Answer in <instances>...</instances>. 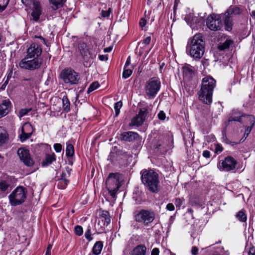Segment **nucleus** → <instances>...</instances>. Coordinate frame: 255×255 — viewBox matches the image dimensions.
<instances>
[{"label": "nucleus", "instance_id": "38", "mask_svg": "<svg viewBox=\"0 0 255 255\" xmlns=\"http://www.w3.org/2000/svg\"><path fill=\"white\" fill-rule=\"evenodd\" d=\"M123 106V103L121 101H120L116 103L114 105V109L115 111V116L117 117L120 113V109Z\"/></svg>", "mask_w": 255, "mask_h": 255}, {"label": "nucleus", "instance_id": "39", "mask_svg": "<svg viewBox=\"0 0 255 255\" xmlns=\"http://www.w3.org/2000/svg\"><path fill=\"white\" fill-rule=\"evenodd\" d=\"M91 227L90 225H89L87 227V229L85 233V237L86 239L88 240L89 242L93 240V238L91 237Z\"/></svg>", "mask_w": 255, "mask_h": 255}, {"label": "nucleus", "instance_id": "16", "mask_svg": "<svg viewBox=\"0 0 255 255\" xmlns=\"http://www.w3.org/2000/svg\"><path fill=\"white\" fill-rule=\"evenodd\" d=\"M120 138L122 141L132 142L138 139L139 135L135 132L126 131L123 132L120 134Z\"/></svg>", "mask_w": 255, "mask_h": 255}, {"label": "nucleus", "instance_id": "27", "mask_svg": "<svg viewBox=\"0 0 255 255\" xmlns=\"http://www.w3.org/2000/svg\"><path fill=\"white\" fill-rule=\"evenodd\" d=\"M63 110L68 113L70 111V103L67 96H64L62 98Z\"/></svg>", "mask_w": 255, "mask_h": 255}, {"label": "nucleus", "instance_id": "34", "mask_svg": "<svg viewBox=\"0 0 255 255\" xmlns=\"http://www.w3.org/2000/svg\"><path fill=\"white\" fill-rule=\"evenodd\" d=\"M66 170L67 173L64 172H62L60 175V178L59 179H61V180H64V182H67L69 181V180L67 179V177L70 176V172L72 169H70L69 167H66Z\"/></svg>", "mask_w": 255, "mask_h": 255}, {"label": "nucleus", "instance_id": "56", "mask_svg": "<svg viewBox=\"0 0 255 255\" xmlns=\"http://www.w3.org/2000/svg\"><path fill=\"white\" fill-rule=\"evenodd\" d=\"M166 209L169 211H173L174 210V206L172 203H168L166 205Z\"/></svg>", "mask_w": 255, "mask_h": 255}, {"label": "nucleus", "instance_id": "21", "mask_svg": "<svg viewBox=\"0 0 255 255\" xmlns=\"http://www.w3.org/2000/svg\"><path fill=\"white\" fill-rule=\"evenodd\" d=\"M182 73L183 77L187 79H190L194 75L192 67L189 65L184 66L182 68Z\"/></svg>", "mask_w": 255, "mask_h": 255}, {"label": "nucleus", "instance_id": "47", "mask_svg": "<svg viewBox=\"0 0 255 255\" xmlns=\"http://www.w3.org/2000/svg\"><path fill=\"white\" fill-rule=\"evenodd\" d=\"M185 20L189 24H190V26H192V23L193 21V18L191 15H186L185 17Z\"/></svg>", "mask_w": 255, "mask_h": 255}, {"label": "nucleus", "instance_id": "54", "mask_svg": "<svg viewBox=\"0 0 255 255\" xmlns=\"http://www.w3.org/2000/svg\"><path fill=\"white\" fill-rule=\"evenodd\" d=\"M175 204L176 207H180L182 204V201L179 198L176 199Z\"/></svg>", "mask_w": 255, "mask_h": 255}, {"label": "nucleus", "instance_id": "31", "mask_svg": "<svg viewBox=\"0 0 255 255\" xmlns=\"http://www.w3.org/2000/svg\"><path fill=\"white\" fill-rule=\"evenodd\" d=\"M74 154V148L72 144L70 143H66V155L67 157H72Z\"/></svg>", "mask_w": 255, "mask_h": 255}, {"label": "nucleus", "instance_id": "30", "mask_svg": "<svg viewBox=\"0 0 255 255\" xmlns=\"http://www.w3.org/2000/svg\"><path fill=\"white\" fill-rule=\"evenodd\" d=\"M241 12V9L236 6H231L230 7L229 9L226 12V14L227 13L228 15H230L234 14H239Z\"/></svg>", "mask_w": 255, "mask_h": 255}, {"label": "nucleus", "instance_id": "53", "mask_svg": "<svg viewBox=\"0 0 255 255\" xmlns=\"http://www.w3.org/2000/svg\"><path fill=\"white\" fill-rule=\"evenodd\" d=\"M159 249L155 248L152 250L151 255H159Z\"/></svg>", "mask_w": 255, "mask_h": 255}, {"label": "nucleus", "instance_id": "15", "mask_svg": "<svg viewBox=\"0 0 255 255\" xmlns=\"http://www.w3.org/2000/svg\"><path fill=\"white\" fill-rule=\"evenodd\" d=\"M41 53L42 48L41 46L37 43H33L27 49L26 56L32 58H40L39 56L41 55Z\"/></svg>", "mask_w": 255, "mask_h": 255}, {"label": "nucleus", "instance_id": "33", "mask_svg": "<svg viewBox=\"0 0 255 255\" xmlns=\"http://www.w3.org/2000/svg\"><path fill=\"white\" fill-rule=\"evenodd\" d=\"M132 69L133 67L132 66H131L130 67H124L123 73V78L124 79H127L128 78L132 73Z\"/></svg>", "mask_w": 255, "mask_h": 255}, {"label": "nucleus", "instance_id": "64", "mask_svg": "<svg viewBox=\"0 0 255 255\" xmlns=\"http://www.w3.org/2000/svg\"><path fill=\"white\" fill-rule=\"evenodd\" d=\"M112 49V48L111 47H107L106 49H105L104 51L106 52H110Z\"/></svg>", "mask_w": 255, "mask_h": 255}, {"label": "nucleus", "instance_id": "1", "mask_svg": "<svg viewBox=\"0 0 255 255\" xmlns=\"http://www.w3.org/2000/svg\"><path fill=\"white\" fill-rule=\"evenodd\" d=\"M205 42L201 33L196 34L188 42L186 52L191 57L199 60L203 56L205 50Z\"/></svg>", "mask_w": 255, "mask_h": 255}, {"label": "nucleus", "instance_id": "19", "mask_svg": "<svg viewBox=\"0 0 255 255\" xmlns=\"http://www.w3.org/2000/svg\"><path fill=\"white\" fill-rule=\"evenodd\" d=\"M31 128H32L31 126L29 123H25L23 125V126L22 127V129H21L22 133L21 134L19 135V138L21 141H23L30 137V136L32 134V131H30L28 132H25V130H30V129H31Z\"/></svg>", "mask_w": 255, "mask_h": 255}, {"label": "nucleus", "instance_id": "24", "mask_svg": "<svg viewBox=\"0 0 255 255\" xmlns=\"http://www.w3.org/2000/svg\"><path fill=\"white\" fill-rule=\"evenodd\" d=\"M10 184L8 181L2 180L0 182V192L7 194L9 191Z\"/></svg>", "mask_w": 255, "mask_h": 255}, {"label": "nucleus", "instance_id": "62", "mask_svg": "<svg viewBox=\"0 0 255 255\" xmlns=\"http://www.w3.org/2000/svg\"><path fill=\"white\" fill-rule=\"evenodd\" d=\"M8 78L6 80V81L4 82V83L3 84V85H2L1 86V89H4L5 88V87H6V86L7 85V83H8Z\"/></svg>", "mask_w": 255, "mask_h": 255}, {"label": "nucleus", "instance_id": "5", "mask_svg": "<svg viewBox=\"0 0 255 255\" xmlns=\"http://www.w3.org/2000/svg\"><path fill=\"white\" fill-rule=\"evenodd\" d=\"M27 190L23 186L17 187L9 195L8 199L12 206H16L22 204L26 199Z\"/></svg>", "mask_w": 255, "mask_h": 255}, {"label": "nucleus", "instance_id": "10", "mask_svg": "<svg viewBox=\"0 0 255 255\" xmlns=\"http://www.w3.org/2000/svg\"><path fill=\"white\" fill-rule=\"evenodd\" d=\"M60 77L65 84L70 85L77 84L80 80L79 74L71 68L63 70L61 72Z\"/></svg>", "mask_w": 255, "mask_h": 255}, {"label": "nucleus", "instance_id": "61", "mask_svg": "<svg viewBox=\"0 0 255 255\" xmlns=\"http://www.w3.org/2000/svg\"><path fill=\"white\" fill-rule=\"evenodd\" d=\"M130 64V57L128 56L127 59V61H126V62L125 63L124 67H129Z\"/></svg>", "mask_w": 255, "mask_h": 255}, {"label": "nucleus", "instance_id": "35", "mask_svg": "<svg viewBox=\"0 0 255 255\" xmlns=\"http://www.w3.org/2000/svg\"><path fill=\"white\" fill-rule=\"evenodd\" d=\"M101 216L104 219V224H106V226H108L111 222L109 213L107 211H103Z\"/></svg>", "mask_w": 255, "mask_h": 255}, {"label": "nucleus", "instance_id": "17", "mask_svg": "<svg viewBox=\"0 0 255 255\" xmlns=\"http://www.w3.org/2000/svg\"><path fill=\"white\" fill-rule=\"evenodd\" d=\"M41 11V7L39 1L38 0H33L32 3V11L31 14L32 19L37 21L39 19Z\"/></svg>", "mask_w": 255, "mask_h": 255}, {"label": "nucleus", "instance_id": "63", "mask_svg": "<svg viewBox=\"0 0 255 255\" xmlns=\"http://www.w3.org/2000/svg\"><path fill=\"white\" fill-rule=\"evenodd\" d=\"M161 144L159 143V142H158L156 144L154 145V147L155 148H159Z\"/></svg>", "mask_w": 255, "mask_h": 255}, {"label": "nucleus", "instance_id": "40", "mask_svg": "<svg viewBox=\"0 0 255 255\" xmlns=\"http://www.w3.org/2000/svg\"><path fill=\"white\" fill-rule=\"evenodd\" d=\"M99 86L100 85L98 82H93L92 84H91L89 87L88 88L87 92L89 93L93 91L94 90L97 89L99 87Z\"/></svg>", "mask_w": 255, "mask_h": 255}, {"label": "nucleus", "instance_id": "3", "mask_svg": "<svg viewBox=\"0 0 255 255\" xmlns=\"http://www.w3.org/2000/svg\"><path fill=\"white\" fill-rule=\"evenodd\" d=\"M140 173L142 183L151 192L157 193L160 190L158 174L152 169H143Z\"/></svg>", "mask_w": 255, "mask_h": 255}, {"label": "nucleus", "instance_id": "25", "mask_svg": "<svg viewBox=\"0 0 255 255\" xmlns=\"http://www.w3.org/2000/svg\"><path fill=\"white\" fill-rule=\"evenodd\" d=\"M225 28L226 30L230 31L232 29V20L231 16L226 15L224 19Z\"/></svg>", "mask_w": 255, "mask_h": 255}, {"label": "nucleus", "instance_id": "59", "mask_svg": "<svg viewBox=\"0 0 255 255\" xmlns=\"http://www.w3.org/2000/svg\"><path fill=\"white\" fill-rule=\"evenodd\" d=\"M51 248H52V245H49L47 248L45 255H51Z\"/></svg>", "mask_w": 255, "mask_h": 255}, {"label": "nucleus", "instance_id": "42", "mask_svg": "<svg viewBox=\"0 0 255 255\" xmlns=\"http://www.w3.org/2000/svg\"><path fill=\"white\" fill-rule=\"evenodd\" d=\"M74 232L76 235L81 236L83 233V228L79 225H77L74 228Z\"/></svg>", "mask_w": 255, "mask_h": 255}, {"label": "nucleus", "instance_id": "45", "mask_svg": "<svg viewBox=\"0 0 255 255\" xmlns=\"http://www.w3.org/2000/svg\"><path fill=\"white\" fill-rule=\"evenodd\" d=\"M112 11L111 8H109L107 10H102L101 11V15L103 17H109Z\"/></svg>", "mask_w": 255, "mask_h": 255}, {"label": "nucleus", "instance_id": "18", "mask_svg": "<svg viewBox=\"0 0 255 255\" xmlns=\"http://www.w3.org/2000/svg\"><path fill=\"white\" fill-rule=\"evenodd\" d=\"M11 104L9 99L4 100L0 104V119L6 115L10 111Z\"/></svg>", "mask_w": 255, "mask_h": 255}, {"label": "nucleus", "instance_id": "58", "mask_svg": "<svg viewBox=\"0 0 255 255\" xmlns=\"http://www.w3.org/2000/svg\"><path fill=\"white\" fill-rule=\"evenodd\" d=\"M99 58L101 61H106L108 60V57L107 55H99Z\"/></svg>", "mask_w": 255, "mask_h": 255}, {"label": "nucleus", "instance_id": "4", "mask_svg": "<svg viewBox=\"0 0 255 255\" xmlns=\"http://www.w3.org/2000/svg\"><path fill=\"white\" fill-rule=\"evenodd\" d=\"M123 181V176L119 173H110L106 182V188L112 198L116 197V194Z\"/></svg>", "mask_w": 255, "mask_h": 255}, {"label": "nucleus", "instance_id": "36", "mask_svg": "<svg viewBox=\"0 0 255 255\" xmlns=\"http://www.w3.org/2000/svg\"><path fill=\"white\" fill-rule=\"evenodd\" d=\"M148 113V108L147 107H144L140 109L137 115L141 118H142V119L145 121Z\"/></svg>", "mask_w": 255, "mask_h": 255}, {"label": "nucleus", "instance_id": "44", "mask_svg": "<svg viewBox=\"0 0 255 255\" xmlns=\"http://www.w3.org/2000/svg\"><path fill=\"white\" fill-rule=\"evenodd\" d=\"M31 111V108H24L21 109L19 112V117L21 118L26 115Z\"/></svg>", "mask_w": 255, "mask_h": 255}, {"label": "nucleus", "instance_id": "60", "mask_svg": "<svg viewBox=\"0 0 255 255\" xmlns=\"http://www.w3.org/2000/svg\"><path fill=\"white\" fill-rule=\"evenodd\" d=\"M249 255H255V248L253 247L251 248L248 252Z\"/></svg>", "mask_w": 255, "mask_h": 255}, {"label": "nucleus", "instance_id": "46", "mask_svg": "<svg viewBox=\"0 0 255 255\" xmlns=\"http://www.w3.org/2000/svg\"><path fill=\"white\" fill-rule=\"evenodd\" d=\"M54 149L56 152H60L62 149V145L60 143H55L53 145Z\"/></svg>", "mask_w": 255, "mask_h": 255}, {"label": "nucleus", "instance_id": "49", "mask_svg": "<svg viewBox=\"0 0 255 255\" xmlns=\"http://www.w3.org/2000/svg\"><path fill=\"white\" fill-rule=\"evenodd\" d=\"M222 138L223 141L227 144L230 143L229 140L228 139L225 131H222Z\"/></svg>", "mask_w": 255, "mask_h": 255}, {"label": "nucleus", "instance_id": "57", "mask_svg": "<svg viewBox=\"0 0 255 255\" xmlns=\"http://www.w3.org/2000/svg\"><path fill=\"white\" fill-rule=\"evenodd\" d=\"M203 156L206 158H209L210 157V151L207 150H204L203 152Z\"/></svg>", "mask_w": 255, "mask_h": 255}, {"label": "nucleus", "instance_id": "48", "mask_svg": "<svg viewBox=\"0 0 255 255\" xmlns=\"http://www.w3.org/2000/svg\"><path fill=\"white\" fill-rule=\"evenodd\" d=\"M158 118L160 120L163 121L166 118L165 114L163 111H160L157 115Z\"/></svg>", "mask_w": 255, "mask_h": 255}, {"label": "nucleus", "instance_id": "52", "mask_svg": "<svg viewBox=\"0 0 255 255\" xmlns=\"http://www.w3.org/2000/svg\"><path fill=\"white\" fill-rule=\"evenodd\" d=\"M139 24L141 27L143 28L146 24V20L143 18H141Z\"/></svg>", "mask_w": 255, "mask_h": 255}, {"label": "nucleus", "instance_id": "28", "mask_svg": "<svg viewBox=\"0 0 255 255\" xmlns=\"http://www.w3.org/2000/svg\"><path fill=\"white\" fill-rule=\"evenodd\" d=\"M233 43V41L231 39H227L226 41L223 43H221L218 45V49L220 50H225L229 48L231 45Z\"/></svg>", "mask_w": 255, "mask_h": 255}, {"label": "nucleus", "instance_id": "12", "mask_svg": "<svg viewBox=\"0 0 255 255\" xmlns=\"http://www.w3.org/2000/svg\"><path fill=\"white\" fill-rule=\"evenodd\" d=\"M17 155L24 165L27 167H32L34 164V160L32 157L30 151L25 148H19L17 151Z\"/></svg>", "mask_w": 255, "mask_h": 255}, {"label": "nucleus", "instance_id": "6", "mask_svg": "<svg viewBox=\"0 0 255 255\" xmlns=\"http://www.w3.org/2000/svg\"><path fill=\"white\" fill-rule=\"evenodd\" d=\"M232 121H237L245 125V130L244 137L246 138L255 123V118L252 115H242L239 117H230L228 120V124Z\"/></svg>", "mask_w": 255, "mask_h": 255}, {"label": "nucleus", "instance_id": "7", "mask_svg": "<svg viewBox=\"0 0 255 255\" xmlns=\"http://www.w3.org/2000/svg\"><path fill=\"white\" fill-rule=\"evenodd\" d=\"M134 220L148 226L155 219V213L150 210L141 209L136 211L134 215Z\"/></svg>", "mask_w": 255, "mask_h": 255}, {"label": "nucleus", "instance_id": "55", "mask_svg": "<svg viewBox=\"0 0 255 255\" xmlns=\"http://www.w3.org/2000/svg\"><path fill=\"white\" fill-rule=\"evenodd\" d=\"M151 41V37L147 36L142 40V43L145 44H148Z\"/></svg>", "mask_w": 255, "mask_h": 255}, {"label": "nucleus", "instance_id": "32", "mask_svg": "<svg viewBox=\"0 0 255 255\" xmlns=\"http://www.w3.org/2000/svg\"><path fill=\"white\" fill-rule=\"evenodd\" d=\"M7 137L6 130L2 127H0V144L4 143Z\"/></svg>", "mask_w": 255, "mask_h": 255}, {"label": "nucleus", "instance_id": "2", "mask_svg": "<svg viewBox=\"0 0 255 255\" xmlns=\"http://www.w3.org/2000/svg\"><path fill=\"white\" fill-rule=\"evenodd\" d=\"M215 86L216 81L214 78L210 76L204 77L202 80L201 89L198 92L199 99L205 104H211Z\"/></svg>", "mask_w": 255, "mask_h": 255}, {"label": "nucleus", "instance_id": "11", "mask_svg": "<svg viewBox=\"0 0 255 255\" xmlns=\"http://www.w3.org/2000/svg\"><path fill=\"white\" fill-rule=\"evenodd\" d=\"M237 163V160L233 157L228 156L219 161L218 167L221 171L229 172L235 170Z\"/></svg>", "mask_w": 255, "mask_h": 255}, {"label": "nucleus", "instance_id": "43", "mask_svg": "<svg viewBox=\"0 0 255 255\" xmlns=\"http://www.w3.org/2000/svg\"><path fill=\"white\" fill-rule=\"evenodd\" d=\"M69 181L67 182H64V180H61V179L58 180V182L57 184V187L58 188L61 189H64L66 188L67 185L68 184Z\"/></svg>", "mask_w": 255, "mask_h": 255}, {"label": "nucleus", "instance_id": "8", "mask_svg": "<svg viewBox=\"0 0 255 255\" xmlns=\"http://www.w3.org/2000/svg\"><path fill=\"white\" fill-rule=\"evenodd\" d=\"M41 64V58H32L27 56L19 62V66L21 68L31 71L38 69Z\"/></svg>", "mask_w": 255, "mask_h": 255}, {"label": "nucleus", "instance_id": "29", "mask_svg": "<svg viewBox=\"0 0 255 255\" xmlns=\"http://www.w3.org/2000/svg\"><path fill=\"white\" fill-rule=\"evenodd\" d=\"M55 160V154L54 153L52 154H48L46 155L45 160L43 161L42 165L43 166L48 165Z\"/></svg>", "mask_w": 255, "mask_h": 255}, {"label": "nucleus", "instance_id": "9", "mask_svg": "<svg viewBox=\"0 0 255 255\" xmlns=\"http://www.w3.org/2000/svg\"><path fill=\"white\" fill-rule=\"evenodd\" d=\"M161 83L159 79L157 77H152L146 82L145 85V92L149 97H155L159 91Z\"/></svg>", "mask_w": 255, "mask_h": 255}, {"label": "nucleus", "instance_id": "23", "mask_svg": "<svg viewBox=\"0 0 255 255\" xmlns=\"http://www.w3.org/2000/svg\"><path fill=\"white\" fill-rule=\"evenodd\" d=\"M103 247V242L102 241H98L94 244L92 252L95 255H99L101 253Z\"/></svg>", "mask_w": 255, "mask_h": 255}, {"label": "nucleus", "instance_id": "41", "mask_svg": "<svg viewBox=\"0 0 255 255\" xmlns=\"http://www.w3.org/2000/svg\"><path fill=\"white\" fill-rule=\"evenodd\" d=\"M9 0H0V12L3 11L7 6Z\"/></svg>", "mask_w": 255, "mask_h": 255}, {"label": "nucleus", "instance_id": "50", "mask_svg": "<svg viewBox=\"0 0 255 255\" xmlns=\"http://www.w3.org/2000/svg\"><path fill=\"white\" fill-rule=\"evenodd\" d=\"M223 150V148L222 146V145L219 144H217L216 145V148H215V152L217 153H218L219 152V153L221 152Z\"/></svg>", "mask_w": 255, "mask_h": 255}, {"label": "nucleus", "instance_id": "14", "mask_svg": "<svg viewBox=\"0 0 255 255\" xmlns=\"http://www.w3.org/2000/svg\"><path fill=\"white\" fill-rule=\"evenodd\" d=\"M78 49L83 59L86 61H89L90 59H93L96 57V55L92 54L90 52L87 45L83 42H79Z\"/></svg>", "mask_w": 255, "mask_h": 255}, {"label": "nucleus", "instance_id": "22", "mask_svg": "<svg viewBox=\"0 0 255 255\" xmlns=\"http://www.w3.org/2000/svg\"><path fill=\"white\" fill-rule=\"evenodd\" d=\"M66 0H50L51 7L56 10L63 6Z\"/></svg>", "mask_w": 255, "mask_h": 255}, {"label": "nucleus", "instance_id": "26", "mask_svg": "<svg viewBox=\"0 0 255 255\" xmlns=\"http://www.w3.org/2000/svg\"><path fill=\"white\" fill-rule=\"evenodd\" d=\"M144 120L142 119V118H141L138 115H136L134 117H133L131 121V123L129 124L130 126H141Z\"/></svg>", "mask_w": 255, "mask_h": 255}, {"label": "nucleus", "instance_id": "37", "mask_svg": "<svg viewBox=\"0 0 255 255\" xmlns=\"http://www.w3.org/2000/svg\"><path fill=\"white\" fill-rule=\"evenodd\" d=\"M236 217L241 222H246L247 221V217L246 214L243 211H239L236 215Z\"/></svg>", "mask_w": 255, "mask_h": 255}, {"label": "nucleus", "instance_id": "13", "mask_svg": "<svg viewBox=\"0 0 255 255\" xmlns=\"http://www.w3.org/2000/svg\"><path fill=\"white\" fill-rule=\"evenodd\" d=\"M206 25L211 30H220L222 26L220 15L213 14L208 16L206 20Z\"/></svg>", "mask_w": 255, "mask_h": 255}, {"label": "nucleus", "instance_id": "20", "mask_svg": "<svg viewBox=\"0 0 255 255\" xmlns=\"http://www.w3.org/2000/svg\"><path fill=\"white\" fill-rule=\"evenodd\" d=\"M146 248L144 245H139L133 249L131 255H146Z\"/></svg>", "mask_w": 255, "mask_h": 255}, {"label": "nucleus", "instance_id": "51", "mask_svg": "<svg viewBox=\"0 0 255 255\" xmlns=\"http://www.w3.org/2000/svg\"><path fill=\"white\" fill-rule=\"evenodd\" d=\"M198 248L197 247L193 246L192 248L191 253L192 255H197L198 253Z\"/></svg>", "mask_w": 255, "mask_h": 255}]
</instances>
